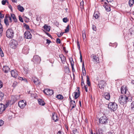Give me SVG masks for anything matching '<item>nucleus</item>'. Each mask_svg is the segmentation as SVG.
<instances>
[{"label":"nucleus","mask_w":134,"mask_h":134,"mask_svg":"<svg viewBox=\"0 0 134 134\" xmlns=\"http://www.w3.org/2000/svg\"><path fill=\"white\" fill-rule=\"evenodd\" d=\"M128 98L125 95H121L119 97V101L121 105L124 106L128 101Z\"/></svg>","instance_id":"1"},{"label":"nucleus","mask_w":134,"mask_h":134,"mask_svg":"<svg viewBox=\"0 0 134 134\" xmlns=\"http://www.w3.org/2000/svg\"><path fill=\"white\" fill-rule=\"evenodd\" d=\"M99 120L100 124L105 125L108 124L109 121L108 118L104 114L100 118Z\"/></svg>","instance_id":"2"},{"label":"nucleus","mask_w":134,"mask_h":134,"mask_svg":"<svg viewBox=\"0 0 134 134\" xmlns=\"http://www.w3.org/2000/svg\"><path fill=\"white\" fill-rule=\"evenodd\" d=\"M108 107L111 111H114L118 108V105L115 102H110L109 103Z\"/></svg>","instance_id":"3"},{"label":"nucleus","mask_w":134,"mask_h":134,"mask_svg":"<svg viewBox=\"0 0 134 134\" xmlns=\"http://www.w3.org/2000/svg\"><path fill=\"white\" fill-rule=\"evenodd\" d=\"M6 34L8 38H13L14 35L13 30L11 28L8 29L6 31Z\"/></svg>","instance_id":"4"},{"label":"nucleus","mask_w":134,"mask_h":134,"mask_svg":"<svg viewBox=\"0 0 134 134\" xmlns=\"http://www.w3.org/2000/svg\"><path fill=\"white\" fill-rule=\"evenodd\" d=\"M10 46L11 48L15 49L17 47L18 45L17 41L14 39L12 40L10 43Z\"/></svg>","instance_id":"5"},{"label":"nucleus","mask_w":134,"mask_h":134,"mask_svg":"<svg viewBox=\"0 0 134 134\" xmlns=\"http://www.w3.org/2000/svg\"><path fill=\"white\" fill-rule=\"evenodd\" d=\"M26 104L25 100H21L18 102V105L19 107L21 109L23 108Z\"/></svg>","instance_id":"6"},{"label":"nucleus","mask_w":134,"mask_h":134,"mask_svg":"<svg viewBox=\"0 0 134 134\" xmlns=\"http://www.w3.org/2000/svg\"><path fill=\"white\" fill-rule=\"evenodd\" d=\"M32 60L34 63H38L41 61V59L39 56L36 55L34 56Z\"/></svg>","instance_id":"7"},{"label":"nucleus","mask_w":134,"mask_h":134,"mask_svg":"<svg viewBox=\"0 0 134 134\" xmlns=\"http://www.w3.org/2000/svg\"><path fill=\"white\" fill-rule=\"evenodd\" d=\"M7 107V104L4 105L2 103L0 104V114L2 113Z\"/></svg>","instance_id":"8"},{"label":"nucleus","mask_w":134,"mask_h":134,"mask_svg":"<svg viewBox=\"0 0 134 134\" xmlns=\"http://www.w3.org/2000/svg\"><path fill=\"white\" fill-rule=\"evenodd\" d=\"M24 37L26 39H31L32 38V35L30 31H27L24 34Z\"/></svg>","instance_id":"9"},{"label":"nucleus","mask_w":134,"mask_h":134,"mask_svg":"<svg viewBox=\"0 0 134 134\" xmlns=\"http://www.w3.org/2000/svg\"><path fill=\"white\" fill-rule=\"evenodd\" d=\"M91 58H92V61L95 64L99 63V58L96 55L93 54L91 56Z\"/></svg>","instance_id":"10"},{"label":"nucleus","mask_w":134,"mask_h":134,"mask_svg":"<svg viewBox=\"0 0 134 134\" xmlns=\"http://www.w3.org/2000/svg\"><path fill=\"white\" fill-rule=\"evenodd\" d=\"M44 92L45 93L48 95L51 96L54 93L53 91V90L48 89H45Z\"/></svg>","instance_id":"11"},{"label":"nucleus","mask_w":134,"mask_h":134,"mask_svg":"<svg viewBox=\"0 0 134 134\" xmlns=\"http://www.w3.org/2000/svg\"><path fill=\"white\" fill-rule=\"evenodd\" d=\"M106 85V82L103 80L100 81L98 84L99 87L101 89H103Z\"/></svg>","instance_id":"12"},{"label":"nucleus","mask_w":134,"mask_h":134,"mask_svg":"<svg viewBox=\"0 0 134 134\" xmlns=\"http://www.w3.org/2000/svg\"><path fill=\"white\" fill-rule=\"evenodd\" d=\"M11 74L12 76L15 78L17 77L18 75V72L15 70H12L11 71Z\"/></svg>","instance_id":"13"},{"label":"nucleus","mask_w":134,"mask_h":134,"mask_svg":"<svg viewBox=\"0 0 134 134\" xmlns=\"http://www.w3.org/2000/svg\"><path fill=\"white\" fill-rule=\"evenodd\" d=\"M52 119L54 122H56L59 120L57 114L55 113H53Z\"/></svg>","instance_id":"14"},{"label":"nucleus","mask_w":134,"mask_h":134,"mask_svg":"<svg viewBox=\"0 0 134 134\" xmlns=\"http://www.w3.org/2000/svg\"><path fill=\"white\" fill-rule=\"evenodd\" d=\"M59 57L61 59L62 62L63 64L65 63L66 62V58L64 55L62 54H60L59 55Z\"/></svg>","instance_id":"15"},{"label":"nucleus","mask_w":134,"mask_h":134,"mask_svg":"<svg viewBox=\"0 0 134 134\" xmlns=\"http://www.w3.org/2000/svg\"><path fill=\"white\" fill-rule=\"evenodd\" d=\"M10 68L8 66H4L3 68V70L5 73H7L10 72Z\"/></svg>","instance_id":"16"},{"label":"nucleus","mask_w":134,"mask_h":134,"mask_svg":"<svg viewBox=\"0 0 134 134\" xmlns=\"http://www.w3.org/2000/svg\"><path fill=\"white\" fill-rule=\"evenodd\" d=\"M29 49L27 46L24 47L22 50V52L25 54H27L29 53Z\"/></svg>","instance_id":"17"},{"label":"nucleus","mask_w":134,"mask_h":134,"mask_svg":"<svg viewBox=\"0 0 134 134\" xmlns=\"http://www.w3.org/2000/svg\"><path fill=\"white\" fill-rule=\"evenodd\" d=\"M104 96L105 99L107 100H109L110 98V93H108L106 92L104 93Z\"/></svg>","instance_id":"18"},{"label":"nucleus","mask_w":134,"mask_h":134,"mask_svg":"<svg viewBox=\"0 0 134 134\" xmlns=\"http://www.w3.org/2000/svg\"><path fill=\"white\" fill-rule=\"evenodd\" d=\"M127 90V88L126 87H121V93L123 94H126Z\"/></svg>","instance_id":"19"},{"label":"nucleus","mask_w":134,"mask_h":134,"mask_svg":"<svg viewBox=\"0 0 134 134\" xmlns=\"http://www.w3.org/2000/svg\"><path fill=\"white\" fill-rule=\"evenodd\" d=\"M69 61L71 66V68L72 69V71H73L74 70H75V69L74 67V63L73 61L72 58H70Z\"/></svg>","instance_id":"20"},{"label":"nucleus","mask_w":134,"mask_h":134,"mask_svg":"<svg viewBox=\"0 0 134 134\" xmlns=\"http://www.w3.org/2000/svg\"><path fill=\"white\" fill-rule=\"evenodd\" d=\"M39 104L42 106L44 105L45 104L44 101L41 99H39L38 100Z\"/></svg>","instance_id":"21"},{"label":"nucleus","mask_w":134,"mask_h":134,"mask_svg":"<svg viewBox=\"0 0 134 134\" xmlns=\"http://www.w3.org/2000/svg\"><path fill=\"white\" fill-rule=\"evenodd\" d=\"M18 9L19 11L21 12H23L24 10V9L23 7L21 6L20 5L18 6Z\"/></svg>","instance_id":"22"},{"label":"nucleus","mask_w":134,"mask_h":134,"mask_svg":"<svg viewBox=\"0 0 134 134\" xmlns=\"http://www.w3.org/2000/svg\"><path fill=\"white\" fill-rule=\"evenodd\" d=\"M71 107V109L75 108L76 106V104L75 101H73L72 102H70Z\"/></svg>","instance_id":"23"},{"label":"nucleus","mask_w":134,"mask_h":134,"mask_svg":"<svg viewBox=\"0 0 134 134\" xmlns=\"http://www.w3.org/2000/svg\"><path fill=\"white\" fill-rule=\"evenodd\" d=\"M73 93L74 94V98L75 99H77L80 95V93L76 92H74Z\"/></svg>","instance_id":"24"},{"label":"nucleus","mask_w":134,"mask_h":134,"mask_svg":"<svg viewBox=\"0 0 134 134\" xmlns=\"http://www.w3.org/2000/svg\"><path fill=\"white\" fill-rule=\"evenodd\" d=\"M43 28L46 31H49L50 29V27L46 25H45L43 26Z\"/></svg>","instance_id":"25"},{"label":"nucleus","mask_w":134,"mask_h":134,"mask_svg":"<svg viewBox=\"0 0 134 134\" xmlns=\"http://www.w3.org/2000/svg\"><path fill=\"white\" fill-rule=\"evenodd\" d=\"M11 17L13 18L15 22H16L17 21V19L15 17V15L14 14H11Z\"/></svg>","instance_id":"26"},{"label":"nucleus","mask_w":134,"mask_h":134,"mask_svg":"<svg viewBox=\"0 0 134 134\" xmlns=\"http://www.w3.org/2000/svg\"><path fill=\"white\" fill-rule=\"evenodd\" d=\"M93 16L95 19H98L99 17V13L97 12H95L93 15Z\"/></svg>","instance_id":"27"},{"label":"nucleus","mask_w":134,"mask_h":134,"mask_svg":"<svg viewBox=\"0 0 134 134\" xmlns=\"http://www.w3.org/2000/svg\"><path fill=\"white\" fill-rule=\"evenodd\" d=\"M3 31V29L2 25L0 23V37L2 35Z\"/></svg>","instance_id":"28"},{"label":"nucleus","mask_w":134,"mask_h":134,"mask_svg":"<svg viewBox=\"0 0 134 134\" xmlns=\"http://www.w3.org/2000/svg\"><path fill=\"white\" fill-rule=\"evenodd\" d=\"M134 0H129V5L130 7L133 5L134 3Z\"/></svg>","instance_id":"29"},{"label":"nucleus","mask_w":134,"mask_h":134,"mask_svg":"<svg viewBox=\"0 0 134 134\" xmlns=\"http://www.w3.org/2000/svg\"><path fill=\"white\" fill-rule=\"evenodd\" d=\"M83 5L84 1H82L81 2L80 6V7L81 8V10L83 9L84 8Z\"/></svg>","instance_id":"30"},{"label":"nucleus","mask_w":134,"mask_h":134,"mask_svg":"<svg viewBox=\"0 0 134 134\" xmlns=\"http://www.w3.org/2000/svg\"><path fill=\"white\" fill-rule=\"evenodd\" d=\"M4 96V93L0 92V101H1L3 99Z\"/></svg>","instance_id":"31"},{"label":"nucleus","mask_w":134,"mask_h":134,"mask_svg":"<svg viewBox=\"0 0 134 134\" xmlns=\"http://www.w3.org/2000/svg\"><path fill=\"white\" fill-rule=\"evenodd\" d=\"M89 80L90 79L88 76H87V82L88 86H90V82Z\"/></svg>","instance_id":"32"},{"label":"nucleus","mask_w":134,"mask_h":134,"mask_svg":"<svg viewBox=\"0 0 134 134\" xmlns=\"http://www.w3.org/2000/svg\"><path fill=\"white\" fill-rule=\"evenodd\" d=\"M56 97L58 99H62L63 98V96L61 94L57 95Z\"/></svg>","instance_id":"33"},{"label":"nucleus","mask_w":134,"mask_h":134,"mask_svg":"<svg viewBox=\"0 0 134 134\" xmlns=\"http://www.w3.org/2000/svg\"><path fill=\"white\" fill-rule=\"evenodd\" d=\"M106 10L107 12H109L110 10V8L107 5H106L105 7Z\"/></svg>","instance_id":"34"},{"label":"nucleus","mask_w":134,"mask_h":134,"mask_svg":"<svg viewBox=\"0 0 134 134\" xmlns=\"http://www.w3.org/2000/svg\"><path fill=\"white\" fill-rule=\"evenodd\" d=\"M4 22L6 26H8L9 25L8 19H4Z\"/></svg>","instance_id":"35"},{"label":"nucleus","mask_w":134,"mask_h":134,"mask_svg":"<svg viewBox=\"0 0 134 134\" xmlns=\"http://www.w3.org/2000/svg\"><path fill=\"white\" fill-rule=\"evenodd\" d=\"M69 30V25H68L66 27V28L65 29V33L68 32Z\"/></svg>","instance_id":"36"},{"label":"nucleus","mask_w":134,"mask_h":134,"mask_svg":"<svg viewBox=\"0 0 134 134\" xmlns=\"http://www.w3.org/2000/svg\"><path fill=\"white\" fill-rule=\"evenodd\" d=\"M82 37L83 39H84L85 38H86V37L85 31L84 30L82 32Z\"/></svg>","instance_id":"37"},{"label":"nucleus","mask_w":134,"mask_h":134,"mask_svg":"<svg viewBox=\"0 0 134 134\" xmlns=\"http://www.w3.org/2000/svg\"><path fill=\"white\" fill-rule=\"evenodd\" d=\"M107 1L108 3L110 5L112 6V5L111 4V2L113 1V0H106Z\"/></svg>","instance_id":"38"},{"label":"nucleus","mask_w":134,"mask_h":134,"mask_svg":"<svg viewBox=\"0 0 134 134\" xmlns=\"http://www.w3.org/2000/svg\"><path fill=\"white\" fill-rule=\"evenodd\" d=\"M0 55H1V57H3L4 56V54L3 52V51L1 49V48H0Z\"/></svg>","instance_id":"39"},{"label":"nucleus","mask_w":134,"mask_h":134,"mask_svg":"<svg viewBox=\"0 0 134 134\" xmlns=\"http://www.w3.org/2000/svg\"><path fill=\"white\" fill-rule=\"evenodd\" d=\"M131 109L132 110H134V101H133L131 104Z\"/></svg>","instance_id":"40"},{"label":"nucleus","mask_w":134,"mask_h":134,"mask_svg":"<svg viewBox=\"0 0 134 134\" xmlns=\"http://www.w3.org/2000/svg\"><path fill=\"white\" fill-rule=\"evenodd\" d=\"M24 26L25 27V28L27 30H30L29 27L28 25L25 24V25H24Z\"/></svg>","instance_id":"41"},{"label":"nucleus","mask_w":134,"mask_h":134,"mask_svg":"<svg viewBox=\"0 0 134 134\" xmlns=\"http://www.w3.org/2000/svg\"><path fill=\"white\" fill-rule=\"evenodd\" d=\"M17 85V82L16 81H14L12 85V87H15Z\"/></svg>","instance_id":"42"},{"label":"nucleus","mask_w":134,"mask_h":134,"mask_svg":"<svg viewBox=\"0 0 134 134\" xmlns=\"http://www.w3.org/2000/svg\"><path fill=\"white\" fill-rule=\"evenodd\" d=\"M72 131L74 134H78V132H77L76 129L73 130Z\"/></svg>","instance_id":"43"},{"label":"nucleus","mask_w":134,"mask_h":134,"mask_svg":"<svg viewBox=\"0 0 134 134\" xmlns=\"http://www.w3.org/2000/svg\"><path fill=\"white\" fill-rule=\"evenodd\" d=\"M63 22H64L65 23H66L68 21V19L67 18H64L63 19Z\"/></svg>","instance_id":"44"},{"label":"nucleus","mask_w":134,"mask_h":134,"mask_svg":"<svg viewBox=\"0 0 134 134\" xmlns=\"http://www.w3.org/2000/svg\"><path fill=\"white\" fill-rule=\"evenodd\" d=\"M77 47L78 49L80 50V43L77 40Z\"/></svg>","instance_id":"45"},{"label":"nucleus","mask_w":134,"mask_h":134,"mask_svg":"<svg viewBox=\"0 0 134 134\" xmlns=\"http://www.w3.org/2000/svg\"><path fill=\"white\" fill-rule=\"evenodd\" d=\"M4 123V121L2 120H0V126H2Z\"/></svg>","instance_id":"46"},{"label":"nucleus","mask_w":134,"mask_h":134,"mask_svg":"<svg viewBox=\"0 0 134 134\" xmlns=\"http://www.w3.org/2000/svg\"><path fill=\"white\" fill-rule=\"evenodd\" d=\"M19 17L20 21L21 22H23V20L21 16L20 15H19Z\"/></svg>","instance_id":"47"},{"label":"nucleus","mask_w":134,"mask_h":134,"mask_svg":"<svg viewBox=\"0 0 134 134\" xmlns=\"http://www.w3.org/2000/svg\"><path fill=\"white\" fill-rule=\"evenodd\" d=\"M64 33L62 32L59 34H57L58 37H60L62 36Z\"/></svg>","instance_id":"48"},{"label":"nucleus","mask_w":134,"mask_h":134,"mask_svg":"<svg viewBox=\"0 0 134 134\" xmlns=\"http://www.w3.org/2000/svg\"><path fill=\"white\" fill-rule=\"evenodd\" d=\"M83 75V76H85L86 74V71L85 70V68H84V70H82Z\"/></svg>","instance_id":"49"},{"label":"nucleus","mask_w":134,"mask_h":134,"mask_svg":"<svg viewBox=\"0 0 134 134\" xmlns=\"http://www.w3.org/2000/svg\"><path fill=\"white\" fill-rule=\"evenodd\" d=\"M56 42L59 44H60L61 42L60 39L59 38H57L56 40Z\"/></svg>","instance_id":"50"},{"label":"nucleus","mask_w":134,"mask_h":134,"mask_svg":"<svg viewBox=\"0 0 134 134\" xmlns=\"http://www.w3.org/2000/svg\"><path fill=\"white\" fill-rule=\"evenodd\" d=\"M80 62H82V55L80 51Z\"/></svg>","instance_id":"51"},{"label":"nucleus","mask_w":134,"mask_h":134,"mask_svg":"<svg viewBox=\"0 0 134 134\" xmlns=\"http://www.w3.org/2000/svg\"><path fill=\"white\" fill-rule=\"evenodd\" d=\"M84 87L85 89V90L86 92H88L87 90V85H86L84 86Z\"/></svg>","instance_id":"52"},{"label":"nucleus","mask_w":134,"mask_h":134,"mask_svg":"<svg viewBox=\"0 0 134 134\" xmlns=\"http://www.w3.org/2000/svg\"><path fill=\"white\" fill-rule=\"evenodd\" d=\"M45 33L49 37L51 38H52V37L50 34L49 33L46 32H45Z\"/></svg>","instance_id":"53"},{"label":"nucleus","mask_w":134,"mask_h":134,"mask_svg":"<svg viewBox=\"0 0 134 134\" xmlns=\"http://www.w3.org/2000/svg\"><path fill=\"white\" fill-rule=\"evenodd\" d=\"M3 86V83L0 80V89Z\"/></svg>","instance_id":"54"},{"label":"nucleus","mask_w":134,"mask_h":134,"mask_svg":"<svg viewBox=\"0 0 134 134\" xmlns=\"http://www.w3.org/2000/svg\"><path fill=\"white\" fill-rule=\"evenodd\" d=\"M6 3V1L4 0H3L2 1V3L3 5H5V4Z\"/></svg>","instance_id":"55"},{"label":"nucleus","mask_w":134,"mask_h":134,"mask_svg":"<svg viewBox=\"0 0 134 134\" xmlns=\"http://www.w3.org/2000/svg\"><path fill=\"white\" fill-rule=\"evenodd\" d=\"M4 16V15L2 14L0 12V18H3Z\"/></svg>","instance_id":"56"},{"label":"nucleus","mask_w":134,"mask_h":134,"mask_svg":"<svg viewBox=\"0 0 134 134\" xmlns=\"http://www.w3.org/2000/svg\"><path fill=\"white\" fill-rule=\"evenodd\" d=\"M84 68L85 67H84V62H83L82 63V70H84Z\"/></svg>","instance_id":"57"},{"label":"nucleus","mask_w":134,"mask_h":134,"mask_svg":"<svg viewBox=\"0 0 134 134\" xmlns=\"http://www.w3.org/2000/svg\"><path fill=\"white\" fill-rule=\"evenodd\" d=\"M92 29L94 31H96V27L94 25H93L92 26Z\"/></svg>","instance_id":"58"},{"label":"nucleus","mask_w":134,"mask_h":134,"mask_svg":"<svg viewBox=\"0 0 134 134\" xmlns=\"http://www.w3.org/2000/svg\"><path fill=\"white\" fill-rule=\"evenodd\" d=\"M34 83L36 85L38 84L37 82L36 79V78L34 80Z\"/></svg>","instance_id":"59"},{"label":"nucleus","mask_w":134,"mask_h":134,"mask_svg":"<svg viewBox=\"0 0 134 134\" xmlns=\"http://www.w3.org/2000/svg\"><path fill=\"white\" fill-rule=\"evenodd\" d=\"M10 17V16L8 14H7L5 15V18H6L7 19H8V18L9 17Z\"/></svg>","instance_id":"60"},{"label":"nucleus","mask_w":134,"mask_h":134,"mask_svg":"<svg viewBox=\"0 0 134 134\" xmlns=\"http://www.w3.org/2000/svg\"><path fill=\"white\" fill-rule=\"evenodd\" d=\"M46 40L47 41V43H48V44H49L51 42V41L48 39H47Z\"/></svg>","instance_id":"61"},{"label":"nucleus","mask_w":134,"mask_h":134,"mask_svg":"<svg viewBox=\"0 0 134 134\" xmlns=\"http://www.w3.org/2000/svg\"><path fill=\"white\" fill-rule=\"evenodd\" d=\"M8 7L11 11H12V6L10 5H8Z\"/></svg>","instance_id":"62"},{"label":"nucleus","mask_w":134,"mask_h":134,"mask_svg":"<svg viewBox=\"0 0 134 134\" xmlns=\"http://www.w3.org/2000/svg\"><path fill=\"white\" fill-rule=\"evenodd\" d=\"M18 78L20 80H24V79L23 77H22L20 76H19Z\"/></svg>","instance_id":"63"},{"label":"nucleus","mask_w":134,"mask_h":134,"mask_svg":"<svg viewBox=\"0 0 134 134\" xmlns=\"http://www.w3.org/2000/svg\"><path fill=\"white\" fill-rule=\"evenodd\" d=\"M57 134H64V133L63 132H62L60 131H59L58 133Z\"/></svg>","instance_id":"64"}]
</instances>
